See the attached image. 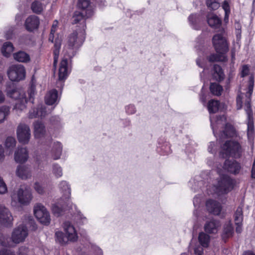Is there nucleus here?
Masks as SVG:
<instances>
[{
    "instance_id": "obj_1",
    "label": "nucleus",
    "mask_w": 255,
    "mask_h": 255,
    "mask_svg": "<svg viewBox=\"0 0 255 255\" xmlns=\"http://www.w3.org/2000/svg\"><path fill=\"white\" fill-rule=\"evenodd\" d=\"M213 46L217 54H212L209 57V61H224L227 59L225 53L228 51V45L225 37L222 33L215 35L212 38Z\"/></svg>"
},
{
    "instance_id": "obj_2",
    "label": "nucleus",
    "mask_w": 255,
    "mask_h": 255,
    "mask_svg": "<svg viewBox=\"0 0 255 255\" xmlns=\"http://www.w3.org/2000/svg\"><path fill=\"white\" fill-rule=\"evenodd\" d=\"M5 92L7 96L16 101L14 110L17 113L26 109L28 100L22 89L16 87L13 83H10L7 85Z\"/></svg>"
},
{
    "instance_id": "obj_3",
    "label": "nucleus",
    "mask_w": 255,
    "mask_h": 255,
    "mask_svg": "<svg viewBox=\"0 0 255 255\" xmlns=\"http://www.w3.org/2000/svg\"><path fill=\"white\" fill-rule=\"evenodd\" d=\"M85 39V31L77 29L68 37L67 43L65 46L64 54L72 57L76 50L82 46Z\"/></svg>"
},
{
    "instance_id": "obj_4",
    "label": "nucleus",
    "mask_w": 255,
    "mask_h": 255,
    "mask_svg": "<svg viewBox=\"0 0 255 255\" xmlns=\"http://www.w3.org/2000/svg\"><path fill=\"white\" fill-rule=\"evenodd\" d=\"M254 88V78L250 77L248 91L247 92L246 100L245 103V109L246 112L248 122V132L247 135L249 141L252 143L254 139V125L253 118V111L251 109L250 102L251 97L253 93Z\"/></svg>"
},
{
    "instance_id": "obj_5",
    "label": "nucleus",
    "mask_w": 255,
    "mask_h": 255,
    "mask_svg": "<svg viewBox=\"0 0 255 255\" xmlns=\"http://www.w3.org/2000/svg\"><path fill=\"white\" fill-rule=\"evenodd\" d=\"M211 126L213 132L216 136V130L217 129L225 125L223 132L220 136V140H223L227 137H233L236 135V130L234 128L229 124H226V118L224 116L214 118L210 116Z\"/></svg>"
},
{
    "instance_id": "obj_6",
    "label": "nucleus",
    "mask_w": 255,
    "mask_h": 255,
    "mask_svg": "<svg viewBox=\"0 0 255 255\" xmlns=\"http://www.w3.org/2000/svg\"><path fill=\"white\" fill-rule=\"evenodd\" d=\"M32 198L29 189L25 186H20L14 190L11 195V204L13 207L28 205Z\"/></svg>"
},
{
    "instance_id": "obj_7",
    "label": "nucleus",
    "mask_w": 255,
    "mask_h": 255,
    "mask_svg": "<svg viewBox=\"0 0 255 255\" xmlns=\"http://www.w3.org/2000/svg\"><path fill=\"white\" fill-rule=\"evenodd\" d=\"M65 234L61 231L55 233L56 241L60 244L64 245L68 242H74L77 240L78 235L74 227L68 222L64 225Z\"/></svg>"
},
{
    "instance_id": "obj_8",
    "label": "nucleus",
    "mask_w": 255,
    "mask_h": 255,
    "mask_svg": "<svg viewBox=\"0 0 255 255\" xmlns=\"http://www.w3.org/2000/svg\"><path fill=\"white\" fill-rule=\"evenodd\" d=\"M25 218V221H23V224L14 228L12 232L11 240L15 244H19L24 241L28 235L27 226L34 223L31 216H28Z\"/></svg>"
},
{
    "instance_id": "obj_9",
    "label": "nucleus",
    "mask_w": 255,
    "mask_h": 255,
    "mask_svg": "<svg viewBox=\"0 0 255 255\" xmlns=\"http://www.w3.org/2000/svg\"><path fill=\"white\" fill-rule=\"evenodd\" d=\"M241 147L238 142L227 140L221 148L220 156L223 158L228 156L236 157L239 155Z\"/></svg>"
},
{
    "instance_id": "obj_10",
    "label": "nucleus",
    "mask_w": 255,
    "mask_h": 255,
    "mask_svg": "<svg viewBox=\"0 0 255 255\" xmlns=\"http://www.w3.org/2000/svg\"><path fill=\"white\" fill-rule=\"evenodd\" d=\"M34 214L37 220L42 224L48 225L51 221L50 215L46 208L41 203L34 206Z\"/></svg>"
},
{
    "instance_id": "obj_11",
    "label": "nucleus",
    "mask_w": 255,
    "mask_h": 255,
    "mask_svg": "<svg viewBox=\"0 0 255 255\" xmlns=\"http://www.w3.org/2000/svg\"><path fill=\"white\" fill-rule=\"evenodd\" d=\"M235 181L227 175L220 177L216 187L217 192L219 194H227L231 191L234 186Z\"/></svg>"
},
{
    "instance_id": "obj_12",
    "label": "nucleus",
    "mask_w": 255,
    "mask_h": 255,
    "mask_svg": "<svg viewBox=\"0 0 255 255\" xmlns=\"http://www.w3.org/2000/svg\"><path fill=\"white\" fill-rule=\"evenodd\" d=\"M7 75L11 81H19L24 79L25 69L21 64H15L10 66L7 70Z\"/></svg>"
},
{
    "instance_id": "obj_13",
    "label": "nucleus",
    "mask_w": 255,
    "mask_h": 255,
    "mask_svg": "<svg viewBox=\"0 0 255 255\" xmlns=\"http://www.w3.org/2000/svg\"><path fill=\"white\" fill-rule=\"evenodd\" d=\"M16 135L20 143L27 144L31 137V131L29 126L24 123H20L17 127Z\"/></svg>"
},
{
    "instance_id": "obj_14",
    "label": "nucleus",
    "mask_w": 255,
    "mask_h": 255,
    "mask_svg": "<svg viewBox=\"0 0 255 255\" xmlns=\"http://www.w3.org/2000/svg\"><path fill=\"white\" fill-rule=\"evenodd\" d=\"M13 220L10 210L5 206L0 204V225L11 227L13 225Z\"/></svg>"
},
{
    "instance_id": "obj_15",
    "label": "nucleus",
    "mask_w": 255,
    "mask_h": 255,
    "mask_svg": "<svg viewBox=\"0 0 255 255\" xmlns=\"http://www.w3.org/2000/svg\"><path fill=\"white\" fill-rule=\"evenodd\" d=\"M64 54V57L60 63L59 69V80L63 81L68 77L71 70V58Z\"/></svg>"
},
{
    "instance_id": "obj_16",
    "label": "nucleus",
    "mask_w": 255,
    "mask_h": 255,
    "mask_svg": "<svg viewBox=\"0 0 255 255\" xmlns=\"http://www.w3.org/2000/svg\"><path fill=\"white\" fill-rule=\"evenodd\" d=\"M39 24L40 20L38 16L32 15L26 19L24 26L27 31L32 32L38 29Z\"/></svg>"
},
{
    "instance_id": "obj_17",
    "label": "nucleus",
    "mask_w": 255,
    "mask_h": 255,
    "mask_svg": "<svg viewBox=\"0 0 255 255\" xmlns=\"http://www.w3.org/2000/svg\"><path fill=\"white\" fill-rule=\"evenodd\" d=\"M14 158L17 163L25 162L28 158V153L26 148L18 147L14 152Z\"/></svg>"
},
{
    "instance_id": "obj_18",
    "label": "nucleus",
    "mask_w": 255,
    "mask_h": 255,
    "mask_svg": "<svg viewBox=\"0 0 255 255\" xmlns=\"http://www.w3.org/2000/svg\"><path fill=\"white\" fill-rule=\"evenodd\" d=\"M15 173L17 177L24 180L30 178L32 176L31 168L24 165H18L16 168Z\"/></svg>"
},
{
    "instance_id": "obj_19",
    "label": "nucleus",
    "mask_w": 255,
    "mask_h": 255,
    "mask_svg": "<svg viewBox=\"0 0 255 255\" xmlns=\"http://www.w3.org/2000/svg\"><path fill=\"white\" fill-rule=\"evenodd\" d=\"M223 169L229 172L237 174L241 169L240 165L236 161L226 160L224 163Z\"/></svg>"
},
{
    "instance_id": "obj_20",
    "label": "nucleus",
    "mask_w": 255,
    "mask_h": 255,
    "mask_svg": "<svg viewBox=\"0 0 255 255\" xmlns=\"http://www.w3.org/2000/svg\"><path fill=\"white\" fill-rule=\"evenodd\" d=\"M78 7L83 11L87 17L91 16L93 12V8L88 0H79Z\"/></svg>"
},
{
    "instance_id": "obj_21",
    "label": "nucleus",
    "mask_w": 255,
    "mask_h": 255,
    "mask_svg": "<svg viewBox=\"0 0 255 255\" xmlns=\"http://www.w3.org/2000/svg\"><path fill=\"white\" fill-rule=\"evenodd\" d=\"M206 207L210 213L215 215H218L222 209L220 203L213 200H208L207 201Z\"/></svg>"
},
{
    "instance_id": "obj_22",
    "label": "nucleus",
    "mask_w": 255,
    "mask_h": 255,
    "mask_svg": "<svg viewBox=\"0 0 255 255\" xmlns=\"http://www.w3.org/2000/svg\"><path fill=\"white\" fill-rule=\"evenodd\" d=\"M47 114V111L45 110V107L42 105H39L38 108L32 109L29 112L28 117L30 119L37 117H44Z\"/></svg>"
},
{
    "instance_id": "obj_23",
    "label": "nucleus",
    "mask_w": 255,
    "mask_h": 255,
    "mask_svg": "<svg viewBox=\"0 0 255 255\" xmlns=\"http://www.w3.org/2000/svg\"><path fill=\"white\" fill-rule=\"evenodd\" d=\"M63 146L59 141L54 142L51 149V154L54 160L59 159L62 154Z\"/></svg>"
},
{
    "instance_id": "obj_24",
    "label": "nucleus",
    "mask_w": 255,
    "mask_h": 255,
    "mask_svg": "<svg viewBox=\"0 0 255 255\" xmlns=\"http://www.w3.org/2000/svg\"><path fill=\"white\" fill-rule=\"evenodd\" d=\"M58 92L57 91L53 89L49 91L45 96V103L48 105H52L57 104L58 102Z\"/></svg>"
},
{
    "instance_id": "obj_25",
    "label": "nucleus",
    "mask_w": 255,
    "mask_h": 255,
    "mask_svg": "<svg viewBox=\"0 0 255 255\" xmlns=\"http://www.w3.org/2000/svg\"><path fill=\"white\" fill-rule=\"evenodd\" d=\"M209 25L214 29H218L221 25V20L214 13H210L207 17Z\"/></svg>"
},
{
    "instance_id": "obj_26",
    "label": "nucleus",
    "mask_w": 255,
    "mask_h": 255,
    "mask_svg": "<svg viewBox=\"0 0 255 255\" xmlns=\"http://www.w3.org/2000/svg\"><path fill=\"white\" fill-rule=\"evenodd\" d=\"M85 13L79 11L75 12L73 16V23L76 24L80 22V24L81 25V29L80 30H84V31H85L86 27L85 20Z\"/></svg>"
},
{
    "instance_id": "obj_27",
    "label": "nucleus",
    "mask_w": 255,
    "mask_h": 255,
    "mask_svg": "<svg viewBox=\"0 0 255 255\" xmlns=\"http://www.w3.org/2000/svg\"><path fill=\"white\" fill-rule=\"evenodd\" d=\"M45 128L42 123L37 121L34 123V133L35 137H42L45 134Z\"/></svg>"
},
{
    "instance_id": "obj_28",
    "label": "nucleus",
    "mask_w": 255,
    "mask_h": 255,
    "mask_svg": "<svg viewBox=\"0 0 255 255\" xmlns=\"http://www.w3.org/2000/svg\"><path fill=\"white\" fill-rule=\"evenodd\" d=\"M59 187L63 194V196L65 199H69L71 196V188L70 185L66 181H61Z\"/></svg>"
},
{
    "instance_id": "obj_29",
    "label": "nucleus",
    "mask_w": 255,
    "mask_h": 255,
    "mask_svg": "<svg viewBox=\"0 0 255 255\" xmlns=\"http://www.w3.org/2000/svg\"><path fill=\"white\" fill-rule=\"evenodd\" d=\"M220 226L219 222L214 220L207 222L205 225V230L209 233H216Z\"/></svg>"
},
{
    "instance_id": "obj_30",
    "label": "nucleus",
    "mask_w": 255,
    "mask_h": 255,
    "mask_svg": "<svg viewBox=\"0 0 255 255\" xmlns=\"http://www.w3.org/2000/svg\"><path fill=\"white\" fill-rule=\"evenodd\" d=\"M13 57L15 60L19 62L27 63L30 60L29 55L23 51L13 53Z\"/></svg>"
},
{
    "instance_id": "obj_31",
    "label": "nucleus",
    "mask_w": 255,
    "mask_h": 255,
    "mask_svg": "<svg viewBox=\"0 0 255 255\" xmlns=\"http://www.w3.org/2000/svg\"><path fill=\"white\" fill-rule=\"evenodd\" d=\"M14 50L13 44L10 42H5L3 43L1 48V52L5 57H9Z\"/></svg>"
},
{
    "instance_id": "obj_32",
    "label": "nucleus",
    "mask_w": 255,
    "mask_h": 255,
    "mask_svg": "<svg viewBox=\"0 0 255 255\" xmlns=\"http://www.w3.org/2000/svg\"><path fill=\"white\" fill-rule=\"evenodd\" d=\"M189 23L192 27L195 29H198L201 23V18L196 14H191L188 17Z\"/></svg>"
},
{
    "instance_id": "obj_33",
    "label": "nucleus",
    "mask_w": 255,
    "mask_h": 255,
    "mask_svg": "<svg viewBox=\"0 0 255 255\" xmlns=\"http://www.w3.org/2000/svg\"><path fill=\"white\" fill-rule=\"evenodd\" d=\"M207 108L209 113L213 114L221 109V105L218 101L211 100L209 101Z\"/></svg>"
},
{
    "instance_id": "obj_34",
    "label": "nucleus",
    "mask_w": 255,
    "mask_h": 255,
    "mask_svg": "<svg viewBox=\"0 0 255 255\" xmlns=\"http://www.w3.org/2000/svg\"><path fill=\"white\" fill-rule=\"evenodd\" d=\"M213 78L218 81H222L224 79L225 75L223 70L218 65H214L213 72Z\"/></svg>"
},
{
    "instance_id": "obj_35",
    "label": "nucleus",
    "mask_w": 255,
    "mask_h": 255,
    "mask_svg": "<svg viewBox=\"0 0 255 255\" xmlns=\"http://www.w3.org/2000/svg\"><path fill=\"white\" fill-rule=\"evenodd\" d=\"M45 8V6L38 0L34 1L31 5L32 11L36 14L40 13Z\"/></svg>"
},
{
    "instance_id": "obj_36",
    "label": "nucleus",
    "mask_w": 255,
    "mask_h": 255,
    "mask_svg": "<svg viewBox=\"0 0 255 255\" xmlns=\"http://www.w3.org/2000/svg\"><path fill=\"white\" fill-rule=\"evenodd\" d=\"M55 44H54V47L55 49L54 50L53 53H54V63L53 65L55 67L57 63L58 56H59V49L60 48L61 46V40L59 38H57L54 41Z\"/></svg>"
},
{
    "instance_id": "obj_37",
    "label": "nucleus",
    "mask_w": 255,
    "mask_h": 255,
    "mask_svg": "<svg viewBox=\"0 0 255 255\" xmlns=\"http://www.w3.org/2000/svg\"><path fill=\"white\" fill-rule=\"evenodd\" d=\"M51 210L53 214L56 217L61 216L64 212L63 207L58 203H56L52 204Z\"/></svg>"
},
{
    "instance_id": "obj_38",
    "label": "nucleus",
    "mask_w": 255,
    "mask_h": 255,
    "mask_svg": "<svg viewBox=\"0 0 255 255\" xmlns=\"http://www.w3.org/2000/svg\"><path fill=\"white\" fill-rule=\"evenodd\" d=\"M52 173L56 178H60L63 175L62 168L59 164L55 163L52 166Z\"/></svg>"
},
{
    "instance_id": "obj_39",
    "label": "nucleus",
    "mask_w": 255,
    "mask_h": 255,
    "mask_svg": "<svg viewBox=\"0 0 255 255\" xmlns=\"http://www.w3.org/2000/svg\"><path fill=\"white\" fill-rule=\"evenodd\" d=\"M199 241L203 247H207L210 241V236L204 233H201L198 237Z\"/></svg>"
},
{
    "instance_id": "obj_40",
    "label": "nucleus",
    "mask_w": 255,
    "mask_h": 255,
    "mask_svg": "<svg viewBox=\"0 0 255 255\" xmlns=\"http://www.w3.org/2000/svg\"><path fill=\"white\" fill-rule=\"evenodd\" d=\"M9 114V108L3 106L0 107V124L3 123Z\"/></svg>"
},
{
    "instance_id": "obj_41",
    "label": "nucleus",
    "mask_w": 255,
    "mask_h": 255,
    "mask_svg": "<svg viewBox=\"0 0 255 255\" xmlns=\"http://www.w3.org/2000/svg\"><path fill=\"white\" fill-rule=\"evenodd\" d=\"M210 89L211 92L216 96L220 95L223 91L222 87L217 83H211Z\"/></svg>"
},
{
    "instance_id": "obj_42",
    "label": "nucleus",
    "mask_w": 255,
    "mask_h": 255,
    "mask_svg": "<svg viewBox=\"0 0 255 255\" xmlns=\"http://www.w3.org/2000/svg\"><path fill=\"white\" fill-rule=\"evenodd\" d=\"M16 140L12 136L7 137L5 141L4 145L6 149L11 150L16 145Z\"/></svg>"
},
{
    "instance_id": "obj_43",
    "label": "nucleus",
    "mask_w": 255,
    "mask_h": 255,
    "mask_svg": "<svg viewBox=\"0 0 255 255\" xmlns=\"http://www.w3.org/2000/svg\"><path fill=\"white\" fill-rule=\"evenodd\" d=\"M243 221V211L241 207H238L235 214V224H241Z\"/></svg>"
},
{
    "instance_id": "obj_44",
    "label": "nucleus",
    "mask_w": 255,
    "mask_h": 255,
    "mask_svg": "<svg viewBox=\"0 0 255 255\" xmlns=\"http://www.w3.org/2000/svg\"><path fill=\"white\" fill-rule=\"evenodd\" d=\"M206 3L207 6L213 10L218 9L220 6L218 0H207Z\"/></svg>"
},
{
    "instance_id": "obj_45",
    "label": "nucleus",
    "mask_w": 255,
    "mask_h": 255,
    "mask_svg": "<svg viewBox=\"0 0 255 255\" xmlns=\"http://www.w3.org/2000/svg\"><path fill=\"white\" fill-rule=\"evenodd\" d=\"M233 233V228L231 223V222L229 221L227 224H226L224 226V233L227 237H229L232 236Z\"/></svg>"
},
{
    "instance_id": "obj_46",
    "label": "nucleus",
    "mask_w": 255,
    "mask_h": 255,
    "mask_svg": "<svg viewBox=\"0 0 255 255\" xmlns=\"http://www.w3.org/2000/svg\"><path fill=\"white\" fill-rule=\"evenodd\" d=\"M28 95L29 96V100H32L33 102V97L36 93V86L33 83H32L27 91Z\"/></svg>"
},
{
    "instance_id": "obj_47",
    "label": "nucleus",
    "mask_w": 255,
    "mask_h": 255,
    "mask_svg": "<svg viewBox=\"0 0 255 255\" xmlns=\"http://www.w3.org/2000/svg\"><path fill=\"white\" fill-rule=\"evenodd\" d=\"M58 25V21L55 20L53 22L51 27L50 33L49 35V40L52 42H54V33L56 31Z\"/></svg>"
},
{
    "instance_id": "obj_48",
    "label": "nucleus",
    "mask_w": 255,
    "mask_h": 255,
    "mask_svg": "<svg viewBox=\"0 0 255 255\" xmlns=\"http://www.w3.org/2000/svg\"><path fill=\"white\" fill-rule=\"evenodd\" d=\"M7 192V187L3 178L0 176V194L3 195Z\"/></svg>"
},
{
    "instance_id": "obj_49",
    "label": "nucleus",
    "mask_w": 255,
    "mask_h": 255,
    "mask_svg": "<svg viewBox=\"0 0 255 255\" xmlns=\"http://www.w3.org/2000/svg\"><path fill=\"white\" fill-rule=\"evenodd\" d=\"M76 220L80 224H84L87 223V219L84 216L80 211H77L76 215Z\"/></svg>"
},
{
    "instance_id": "obj_50",
    "label": "nucleus",
    "mask_w": 255,
    "mask_h": 255,
    "mask_svg": "<svg viewBox=\"0 0 255 255\" xmlns=\"http://www.w3.org/2000/svg\"><path fill=\"white\" fill-rule=\"evenodd\" d=\"M34 188L35 190L39 194L42 195L45 192L44 188L42 185L38 182H36L34 184Z\"/></svg>"
},
{
    "instance_id": "obj_51",
    "label": "nucleus",
    "mask_w": 255,
    "mask_h": 255,
    "mask_svg": "<svg viewBox=\"0 0 255 255\" xmlns=\"http://www.w3.org/2000/svg\"><path fill=\"white\" fill-rule=\"evenodd\" d=\"M14 30L13 26L7 27L5 30V36L7 39H10L12 37Z\"/></svg>"
},
{
    "instance_id": "obj_52",
    "label": "nucleus",
    "mask_w": 255,
    "mask_h": 255,
    "mask_svg": "<svg viewBox=\"0 0 255 255\" xmlns=\"http://www.w3.org/2000/svg\"><path fill=\"white\" fill-rule=\"evenodd\" d=\"M126 112L128 114L132 115L136 112V109L133 105L129 104L125 107Z\"/></svg>"
},
{
    "instance_id": "obj_53",
    "label": "nucleus",
    "mask_w": 255,
    "mask_h": 255,
    "mask_svg": "<svg viewBox=\"0 0 255 255\" xmlns=\"http://www.w3.org/2000/svg\"><path fill=\"white\" fill-rule=\"evenodd\" d=\"M243 97V94H239L237 98V109H241L242 107V99Z\"/></svg>"
},
{
    "instance_id": "obj_54",
    "label": "nucleus",
    "mask_w": 255,
    "mask_h": 255,
    "mask_svg": "<svg viewBox=\"0 0 255 255\" xmlns=\"http://www.w3.org/2000/svg\"><path fill=\"white\" fill-rule=\"evenodd\" d=\"M196 63L199 67L203 68L204 70L206 69L207 66L204 63V60L203 59L200 58H198L196 60Z\"/></svg>"
},
{
    "instance_id": "obj_55",
    "label": "nucleus",
    "mask_w": 255,
    "mask_h": 255,
    "mask_svg": "<svg viewBox=\"0 0 255 255\" xmlns=\"http://www.w3.org/2000/svg\"><path fill=\"white\" fill-rule=\"evenodd\" d=\"M0 255H15V254L10 250L2 249L0 251Z\"/></svg>"
},
{
    "instance_id": "obj_56",
    "label": "nucleus",
    "mask_w": 255,
    "mask_h": 255,
    "mask_svg": "<svg viewBox=\"0 0 255 255\" xmlns=\"http://www.w3.org/2000/svg\"><path fill=\"white\" fill-rule=\"evenodd\" d=\"M249 68L247 65H244L242 69V76L244 77L247 75L249 73Z\"/></svg>"
},
{
    "instance_id": "obj_57",
    "label": "nucleus",
    "mask_w": 255,
    "mask_h": 255,
    "mask_svg": "<svg viewBox=\"0 0 255 255\" xmlns=\"http://www.w3.org/2000/svg\"><path fill=\"white\" fill-rule=\"evenodd\" d=\"M4 150L2 145L0 144V163H1L4 159Z\"/></svg>"
},
{
    "instance_id": "obj_58",
    "label": "nucleus",
    "mask_w": 255,
    "mask_h": 255,
    "mask_svg": "<svg viewBox=\"0 0 255 255\" xmlns=\"http://www.w3.org/2000/svg\"><path fill=\"white\" fill-rule=\"evenodd\" d=\"M215 149H216L215 143L214 142H210L209 145L208 146V151L212 153H214L215 151Z\"/></svg>"
},
{
    "instance_id": "obj_59",
    "label": "nucleus",
    "mask_w": 255,
    "mask_h": 255,
    "mask_svg": "<svg viewBox=\"0 0 255 255\" xmlns=\"http://www.w3.org/2000/svg\"><path fill=\"white\" fill-rule=\"evenodd\" d=\"M223 8L225 11V13L230 12V6L227 1H225L222 5Z\"/></svg>"
},
{
    "instance_id": "obj_60",
    "label": "nucleus",
    "mask_w": 255,
    "mask_h": 255,
    "mask_svg": "<svg viewBox=\"0 0 255 255\" xmlns=\"http://www.w3.org/2000/svg\"><path fill=\"white\" fill-rule=\"evenodd\" d=\"M194 253L196 255H202L203 253V248L200 246L194 249Z\"/></svg>"
},
{
    "instance_id": "obj_61",
    "label": "nucleus",
    "mask_w": 255,
    "mask_h": 255,
    "mask_svg": "<svg viewBox=\"0 0 255 255\" xmlns=\"http://www.w3.org/2000/svg\"><path fill=\"white\" fill-rule=\"evenodd\" d=\"M235 224L237 226L236 229V232L238 233H241L242 230V224L241 223V224Z\"/></svg>"
},
{
    "instance_id": "obj_62",
    "label": "nucleus",
    "mask_w": 255,
    "mask_h": 255,
    "mask_svg": "<svg viewBox=\"0 0 255 255\" xmlns=\"http://www.w3.org/2000/svg\"><path fill=\"white\" fill-rule=\"evenodd\" d=\"M5 101V96L2 91L0 89V104L2 103Z\"/></svg>"
},
{
    "instance_id": "obj_63",
    "label": "nucleus",
    "mask_w": 255,
    "mask_h": 255,
    "mask_svg": "<svg viewBox=\"0 0 255 255\" xmlns=\"http://www.w3.org/2000/svg\"><path fill=\"white\" fill-rule=\"evenodd\" d=\"M200 100L201 102L204 104L206 102V97L204 94H203V92H202V94H201L200 96Z\"/></svg>"
},
{
    "instance_id": "obj_64",
    "label": "nucleus",
    "mask_w": 255,
    "mask_h": 255,
    "mask_svg": "<svg viewBox=\"0 0 255 255\" xmlns=\"http://www.w3.org/2000/svg\"><path fill=\"white\" fill-rule=\"evenodd\" d=\"M22 250H24V251H27V248L25 247H24V246H22V247H21L19 249V252H18V255H24V254H23L21 252V251Z\"/></svg>"
}]
</instances>
